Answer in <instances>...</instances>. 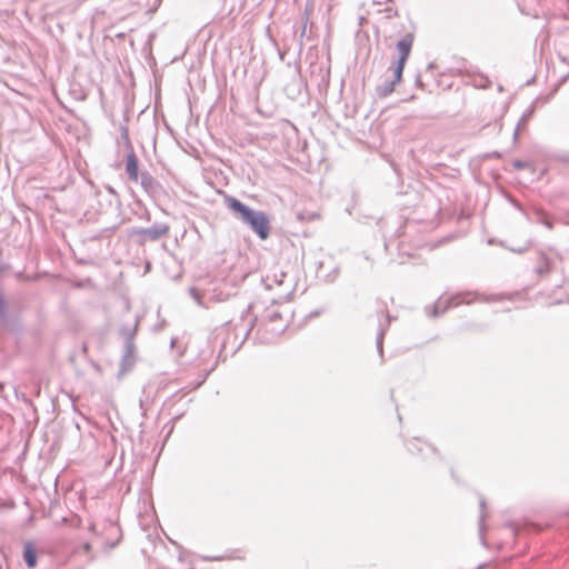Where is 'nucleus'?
<instances>
[{
  "label": "nucleus",
  "mask_w": 569,
  "mask_h": 569,
  "mask_svg": "<svg viewBox=\"0 0 569 569\" xmlns=\"http://www.w3.org/2000/svg\"><path fill=\"white\" fill-rule=\"evenodd\" d=\"M226 202L229 209L241 216L242 220L250 226L260 239L264 240L269 237L270 224L264 212L254 211L232 197L227 198Z\"/></svg>",
  "instance_id": "1"
},
{
  "label": "nucleus",
  "mask_w": 569,
  "mask_h": 569,
  "mask_svg": "<svg viewBox=\"0 0 569 569\" xmlns=\"http://www.w3.org/2000/svg\"><path fill=\"white\" fill-rule=\"evenodd\" d=\"M413 34L408 33L402 39H400L396 44L397 50V60L391 66L392 71V83H399L402 79V72L405 69V64L410 56L412 44H413Z\"/></svg>",
  "instance_id": "2"
},
{
  "label": "nucleus",
  "mask_w": 569,
  "mask_h": 569,
  "mask_svg": "<svg viewBox=\"0 0 569 569\" xmlns=\"http://www.w3.org/2000/svg\"><path fill=\"white\" fill-rule=\"evenodd\" d=\"M169 232L168 226L152 227L142 231L143 236L149 240H157Z\"/></svg>",
  "instance_id": "3"
},
{
  "label": "nucleus",
  "mask_w": 569,
  "mask_h": 569,
  "mask_svg": "<svg viewBox=\"0 0 569 569\" xmlns=\"http://www.w3.org/2000/svg\"><path fill=\"white\" fill-rule=\"evenodd\" d=\"M126 171L130 179L133 181L138 180V160L134 154H129L126 163Z\"/></svg>",
  "instance_id": "4"
},
{
  "label": "nucleus",
  "mask_w": 569,
  "mask_h": 569,
  "mask_svg": "<svg viewBox=\"0 0 569 569\" xmlns=\"http://www.w3.org/2000/svg\"><path fill=\"white\" fill-rule=\"evenodd\" d=\"M23 558L29 568H33L37 565V553L31 543L24 546Z\"/></svg>",
  "instance_id": "5"
},
{
  "label": "nucleus",
  "mask_w": 569,
  "mask_h": 569,
  "mask_svg": "<svg viewBox=\"0 0 569 569\" xmlns=\"http://www.w3.org/2000/svg\"><path fill=\"white\" fill-rule=\"evenodd\" d=\"M386 12L388 18L397 16V10H395L392 7L387 8Z\"/></svg>",
  "instance_id": "6"
},
{
  "label": "nucleus",
  "mask_w": 569,
  "mask_h": 569,
  "mask_svg": "<svg viewBox=\"0 0 569 569\" xmlns=\"http://www.w3.org/2000/svg\"><path fill=\"white\" fill-rule=\"evenodd\" d=\"M3 306H4V302H3L2 297L0 296V312H2Z\"/></svg>",
  "instance_id": "7"
},
{
  "label": "nucleus",
  "mask_w": 569,
  "mask_h": 569,
  "mask_svg": "<svg viewBox=\"0 0 569 569\" xmlns=\"http://www.w3.org/2000/svg\"><path fill=\"white\" fill-rule=\"evenodd\" d=\"M84 548H86V550H89L90 549V545L86 543Z\"/></svg>",
  "instance_id": "8"
}]
</instances>
